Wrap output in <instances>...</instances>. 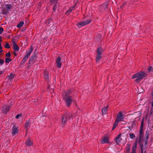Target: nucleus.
Wrapping results in <instances>:
<instances>
[{"mask_svg":"<svg viewBox=\"0 0 153 153\" xmlns=\"http://www.w3.org/2000/svg\"><path fill=\"white\" fill-rule=\"evenodd\" d=\"M71 93L70 91H68L65 92L63 94V96L65 100L66 105L68 107L70 105L73 101V98L71 96H69V94Z\"/></svg>","mask_w":153,"mask_h":153,"instance_id":"obj_1","label":"nucleus"},{"mask_svg":"<svg viewBox=\"0 0 153 153\" xmlns=\"http://www.w3.org/2000/svg\"><path fill=\"white\" fill-rule=\"evenodd\" d=\"M145 75L144 72L140 71L134 74L132 76V78H136L135 81L136 82H139L145 76Z\"/></svg>","mask_w":153,"mask_h":153,"instance_id":"obj_2","label":"nucleus"},{"mask_svg":"<svg viewBox=\"0 0 153 153\" xmlns=\"http://www.w3.org/2000/svg\"><path fill=\"white\" fill-rule=\"evenodd\" d=\"M72 116L71 114H66L63 115L62 118V127L65 126L67 121L71 119Z\"/></svg>","mask_w":153,"mask_h":153,"instance_id":"obj_3","label":"nucleus"},{"mask_svg":"<svg viewBox=\"0 0 153 153\" xmlns=\"http://www.w3.org/2000/svg\"><path fill=\"white\" fill-rule=\"evenodd\" d=\"M91 22L90 19H88L84 22H80L77 23V25L79 28H80L84 25L89 24Z\"/></svg>","mask_w":153,"mask_h":153,"instance_id":"obj_4","label":"nucleus"},{"mask_svg":"<svg viewBox=\"0 0 153 153\" xmlns=\"http://www.w3.org/2000/svg\"><path fill=\"white\" fill-rule=\"evenodd\" d=\"M143 120L142 121L141 126L140 127V134H139V139L140 140L142 137L143 136Z\"/></svg>","mask_w":153,"mask_h":153,"instance_id":"obj_5","label":"nucleus"},{"mask_svg":"<svg viewBox=\"0 0 153 153\" xmlns=\"http://www.w3.org/2000/svg\"><path fill=\"white\" fill-rule=\"evenodd\" d=\"M117 117L116 120L117 121L119 122L121 121L122 120L124 119V117L122 115V113L121 112H120L119 114L117 115Z\"/></svg>","mask_w":153,"mask_h":153,"instance_id":"obj_6","label":"nucleus"},{"mask_svg":"<svg viewBox=\"0 0 153 153\" xmlns=\"http://www.w3.org/2000/svg\"><path fill=\"white\" fill-rule=\"evenodd\" d=\"M61 57L59 56L57 58L56 61L57 66L59 68H60L61 67Z\"/></svg>","mask_w":153,"mask_h":153,"instance_id":"obj_7","label":"nucleus"},{"mask_svg":"<svg viewBox=\"0 0 153 153\" xmlns=\"http://www.w3.org/2000/svg\"><path fill=\"white\" fill-rule=\"evenodd\" d=\"M10 108L7 106H4L2 108V111L3 113L6 114L9 109Z\"/></svg>","mask_w":153,"mask_h":153,"instance_id":"obj_8","label":"nucleus"},{"mask_svg":"<svg viewBox=\"0 0 153 153\" xmlns=\"http://www.w3.org/2000/svg\"><path fill=\"white\" fill-rule=\"evenodd\" d=\"M137 142L136 141L132 148L131 153H136V149L137 147Z\"/></svg>","mask_w":153,"mask_h":153,"instance_id":"obj_9","label":"nucleus"},{"mask_svg":"<svg viewBox=\"0 0 153 153\" xmlns=\"http://www.w3.org/2000/svg\"><path fill=\"white\" fill-rule=\"evenodd\" d=\"M121 134H119L116 137L115 140L117 144H119L121 142V139L120 138Z\"/></svg>","mask_w":153,"mask_h":153,"instance_id":"obj_10","label":"nucleus"},{"mask_svg":"<svg viewBox=\"0 0 153 153\" xmlns=\"http://www.w3.org/2000/svg\"><path fill=\"white\" fill-rule=\"evenodd\" d=\"M18 132V130L17 128L13 126L12 128V134L13 135H14Z\"/></svg>","mask_w":153,"mask_h":153,"instance_id":"obj_11","label":"nucleus"},{"mask_svg":"<svg viewBox=\"0 0 153 153\" xmlns=\"http://www.w3.org/2000/svg\"><path fill=\"white\" fill-rule=\"evenodd\" d=\"M33 50V48L32 47H31L29 50L27 51L26 52V55L29 57L30 54L32 52Z\"/></svg>","mask_w":153,"mask_h":153,"instance_id":"obj_12","label":"nucleus"},{"mask_svg":"<svg viewBox=\"0 0 153 153\" xmlns=\"http://www.w3.org/2000/svg\"><path fill=\"white\" fill-rule=\"evenodd\" d=\"M103 51V49L101 48H99L97 50V55H101Z\"/></svg>","mask_w":153,"mask_h":153,"instance_id":"obj_13","label":"nucleus"},{"mask_svg":"<svg viewBox=\"0 0 153 153\" xmlns=\"http://www.w3.org/2000/svg\"><path fill=\"white\" fill-rule=\"evenodd\" d=\"M30 123L29 121H26V123L25 124V127L26 128V130L27 131V130L30 128Z\"/></svg>","mask_w":153,"mask_h":153,"instance_id":"obj_14","label":"nucleus"},{"mask_svg":"<svg viewBox=\"0 0 153 153\" xmlns=\"http://www.w3.org/2000/svg\"><path fill=\"white\" fill-rule=\"evenodd\" d=\"M108 142V138L107 137H104L101 140V143L102 144L105 143H107Z\"/></svg>","mask_w":153,"mask_h":153,"instance_id":"obj_15","label":"nucleus"},{"mask_svg":"<svg viewBox=\"0 0 153 153\" xmlns=\"http://www.w3.org/2000/svg\"><path fill=\"white\" fill-rule=\"evenodd\" d=\"M108 107V106L104 107L102 109V114H105L106 113L107 111V108Z\"/></svg>","mask_w":153,"mask_h":153,"instance_id":"obj_16","label":"nucleus"},{"mask_svg":"<svg viewBox=\"0 0 153 153\" xmlns=\"http://www.w3.org/2000/svg\"><path fill=\"white\" fill-rule=\"evenodd\" d=\"M26 145L28 146H30L32 144V142L28 138L26 142Z\"/></svg>","mask_w":153,"mask_h":153,"instance_id":"obj_17","label":"nucleus"},{"mask_svg":"<svg viewBox=\"0 0 153 153\" xmlns=\"http://www.w3.org/2000/svg\"><path fill=\"white\" fill-rule=\"evenodd\" d=\"M13 48L15 51H18L19 49L18 46L16 44L13 45Z\"/></svg>","mask_w":153,"mask_h":153,"instance_id":"obj_18","label":"nucleus"},{"mask_svg":"<svg viewBox=\"0 0 153 153\" xmlns=\"http://www.w3.org/2000/svg\"><path fill=\"white\" fill-rule=\"evenodd\" d=\"M44 78L48 80V73L47 71H46L44 74Z\"/></svg>","mask_w":153,"mask_h":153,"instance_id":"obj_19","label":"nucleus"},{"mask_svg":"<svg viewBox=\"0 0 153 153\" xmlns=\"http://www.w3.org/2000/svg\"><path fill=\"white\" fill-rule=\"evenodd\" d=\"M24 24V22L22 21L17 26V27L19 28L22 27Z\"/></svg>","mask_w":153,"mask_h":153,"instance_id":"obj_20","label":"nucleus"},{"mask_svg":"<svg viewBox=\"0 0 153 153\" xmlns=\"http://www.w3.org/2000/svg\"><path fill=\"white\" fill-rule=\"evenodd\" d=\"M11 7L12 6L9 4H7L5 6V8L8 10L11 9Z\"/></svg>","mask_w":153,"mask_h":153,"instance_id":"obj_21","label":"nucleus"},{"mask_svg":"<svg viewBox=\"0 0 153 153\" xmlns=\"http://www.w3.org/2000/svg\"><path fill=\"white\" fill-rule=\"evenodd\" d=\"M129 137L131 139H133L135 137V136L133 133L129 134Z\"/></svg>","mask_w":153,"mask_h":153,"instance_id":"obj_22","label":"nucleus"},{"mask_svg":"<svg viewBox=\"0 0 153 153\" xmlns=\"http://www.w3.org/2000/svg\"><path fill=\"white\" fill-rule=\"evenodd\" d=\"M75 5H74V6H73V7H70L69 9L67 11V13H70L71 12V11L73 10V9L74 7L75 6Z\"/></svg>","mask_w":153,"mask_h":153,"instance_id":"obj_23","label":"nucleus"},{"mask_svg":"<svg viewBox=\"0 0 153 153\" xmlns=\"http://www.w3.org/2000/svg\"><path fill=\"white\" fill-rule=\"evenodd\" d=\"M119 122L117 121V120H116L114 123V127L112 128V130H114V128H115L118 125V123Z\"/></svg>","mask_w":153,"mask_h":153,"instance_id":"obj_24","label":"nucleus"},{"mask_svg":"<svg viewBox=\"0 0 153 153\" xmlns=\"http://www.w3.org/2000/svg\"><path fill=\"white\" fill-rule=\"evenodd\" d=\"M28 57H29L25 55L23 58V59H22V61L23 62H25V61L27 59Z\"/></svg>","mask_w":153,"mask_h":153,"instance_id":"obj_25","label":"nucleus"},{"mask_svg":"<svg viewBox=\"0 0 153 153\" xmlns=\"http://www.w3.org/2000/svg\"><path fill=\"white\" fill-rule=\"evenodd\" d=\"M14 77V75L12 74H10L8 76V77L9 79L11 80L13 79Z\"/></svg>","mask_w":153,"mask_h":153,"instance_id":"obj_26","label":"nucleus"},{"mask_svg":"<svg viewBox=\"0 0 153 153\" xmlns=\"http://www.w3.org/2000/svg\"><path fill=\"white\" fill-rule=\"evenodd\" d=\"M11 61V59L8 58H6L5 59V62L7 63H9Z\"/></svg>","mask_w":153,"mask_h":153,"instance_id":"obj_27","label":"nucleus"},{"mask_svg":"<svg viewBox=\"0 0 153 153\" xmlns=\"http://www.w3.org/2000/svg\"><path fill=\"white\" fill-rule=\"evenodd\" d=\"M101 58V55H98L97 56L96 58V61L97 62H98Z\"/></svg>","mask_w":153,"mask_h":153,"instance_id":"obj_28","label":"nucleus"},{"mask_svg":"<svg viewBox=\"0 0 153 153\" xmlns=\"http://www.w3.org/2000/svg\"><path fill=\"white\" fill-rule=\"evenodd\" d=\"M102 7H104L105 8H107L108 7V3L107 2H105L104 4L102 6Z\"/></svg>","mask_w":153,"mask_h":153,"instance_id":"obj_29","label":"nucleus"},{"mask_svg":"<svg viewBox=\"0 0 153 153\" xmlns=\"http://www.w3.org/2000/svg\"><path fill=\"white\" fill-rule=\"evenodd\" d=\"M141 153H145L146 148H145L144 149L143 148L142 145L141 147Z\"/></svg>","mask_w":153,"mask_h":153,"instance_id":"obj_30","label":"nucleus"},{"mask_svg":"<svg viewBox=\"0 0 153 153\" xmlns=\"http://www.w3.org/2000/svg\"><path fill=\"white\" fill-rule=\"evenodd\" d=\"M5 47L7 48H9L10 46L8 43H6L5 46Z\"/></svg>","mask_w":153,"mask_h":153,"instance_id":"obj_31","label":"nucleus"},{"mask_svg":"<svg viewBox=\"0 0 153 153\" xmlns=\"http://www.w3.org/2000/svg\"><path fill=\"white\" fill-rule=\"evenodd\" d=\"M6 56L10 57L11 56V54L10 52H8L6 54Z\"/></svg>","mask_w":153,"mask_h":153,"instance_id":"obj_32","label":"nucleus"},{"mask_svg":"<svg viewBox=\"0 0 153 153\" xmlns=\"http://www.w3.org/2000/svg\"><path fill=\"white\" fill-rule=\"evenodd\" d=\"M4 62V60L2 59H0V65H2Z\"/></svg>","mask_w":153,"mask_h":153,"instance_id":"obj_33","label":"nucleus"},{"mask_svg":"<svg viewBox=\"0 0 153 153\" xmlns=\"http://www.w3.org/2000/svg\"><path fill=\"white\" fill-rule=\"evenodd\" d=\"M3 28L2 27H0V34L3 31Z\"/></svg>","mask_w":153,"mask_h":153,"instance_id":"obj_34","label":"nucleus"},{"mask_svg":"<svg viewBox=\"0 0 153 153\" xmlns=\"http://www.w3.org/2000/svg\"><path fill=\"white\" fill-rule=\"evenodd\" d=\"M57 6V5L56 4H55V5L54 6V7L53 8V10L54 11H55Z\"/></svg>","mask_w":153,"mask_h":153,"instance_id":"obj_35","label":"nucleus"},{"mask_svg":"<svg viewBox=\"0 0 153 153\" xmlns=\"http://www.w3.org/2000/svg\"><path fill=\"white\" fill-rule=\"evenodd\" d=\"M21 115L20 114H17L16 116V118L17 119H18V118H19L20 117H21Z\"/></svg>","mask_w":153,"mask_h":153,"instance_id":"obj_36","label":"nucleus"},{"mask_svg":"<svg viewBox=\"0 0 153 153\" xmlns=\"http://www.w3.org/2000/svg\"><path fill=\"white\" fill-rule=\"evenodd\" d=\"M148 70L149 71H151L152 70V68L151 66L149 67L148 68Z\"/></svg>","mask_w":153,"mask_h":153,"instance_id":"obj_37","label":"nucleus"},{"mask_svg":"<svg viewBox=\"0 0 153 153\" xmlns=\"http://www.w3.org/2000/svg\"><path fill=\"white\" fill-rule=\"evenodd\" d=\"M12 42L14 44V45L16 44V42L14 39H12Z\"/></svg>","mask_w":153,"mask_h":153,"instance_id":"obj_38","label":"nucleus"},{"mask_svg":"<svg viewBox=\"0 0 153 153\" xmlns=\"http://www.w3.org/2000/svg\"><path fill=\"white\" fill-rule=\"evenodd\" d=\"M57 0H51V1L52 3H55Z\"/></svg>","mask_w":153,"mask_h":153,"instance_id":"obj_39","label":"nucleus"},{"mask_svg":"<svg viewBox=\"0 0 153 153\" xmlns=\"http://www.w3.org/2000/svg\"><path fill=\"white\" fill-rule=\"evenodd\" d=\"M14 54L15 56H16L17 55V54L16 52L14 53Z\"/></svg>","mask_w":153,"mask_h":153,"instance_id":"obj_40","label":"nucleus"},{"mask_svg":"<svg viewBox=\"0 0 153 153\" xmlns=\"http://www.w3.org/2000/svg\"><path fill=\"white\" fill-rule=\"evenodd\" d=\"M2 49V47L1 46H0V50Z\"/></svg>","mask_w":153,"mask_h":153,"instance_id":"obj_41","label":"nucleus"},{"mask_svg":"<svg viewBox=\"0 0 153 153\" xmlns=\"http://www.w3.org/2000/svg\"><path fill=\"white\" fill-rule=\"evenodd\" d=\"M2 51V49H1L0 50V52H1Z\"/></svg>","mask_w":153,"mask_h":153,"instance_id":"obj_42","label":"nucleus"},{"mask_svg":"<svg viewBox=\"0 0 153 153\" xmlns=\"http://www.w3.org/2000/svg\"><path fill=\"white\" fill-rule=\"evenodd\" d=\"M130 150V148H128V151H129V150Z\"/></svg>","mask_w":153,"mask_h":153,"instance_id":"obj_43","label":"nucleus"},{"mask_svg":"<svg viewBox=\"0 0 153 153\" xmlns=\"http://www.w3.org/2000/svg\"><path fill=\"white\" fill-rule=\"evenodd\" d=\"M145 144H146V145H147V142H146L145 143Z\"/></svg>","mask_w":153,"mask_h":153,"instance_id":"obj_44","label":"nucleus"},{"mask_svg":"<svg viewBox=\"0 0 153 153\" xmlns=\"http://www.w3.org/2000/svg\"><path fill=\"white\" fill-rule=\"evenodd\" d=\"M1 39H0V42H1Z\"/></svg>","mask_w":153,"mask_h":153,"instance_id":"obj_45","label":"nucleus"},{"mask_svg":"<svg viewBox=\"0 0 153 153\" xmlns=\"http://www.w3.org/2000/svg\"><path fill=\"white\" fill-rule=\"evenodd\" d=\"M1 46V44L0 43V46Z\"/></svg>","mask_w":153,"mask_h":153,"instance_id":"obj_46","label":"nucleus"}]
</instances>
